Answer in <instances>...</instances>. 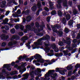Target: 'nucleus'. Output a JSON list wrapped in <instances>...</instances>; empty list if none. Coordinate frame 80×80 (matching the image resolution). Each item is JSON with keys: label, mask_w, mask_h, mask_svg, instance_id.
<instances>
[{"label": "nucleus", "mask_w": 80, "mask_h": 80, "mask_svg": "<svg viewBox=\"0 0 80 80\" xmlns=\"http://www.w3.org/2000/svg\"><path fill=\"white\" fill-rule=\"evenodd\" d=\"M42 7V4L40 1H38V3L37 4V7L38 9H40L41 7Z\"/></svg>", "instance_id": "dca6fc26"}, {"label": "nucleus", "mask_w": 80, "mask_h": 80, "mask_svg": "<svg viewBox=\"0 0 80 80\" xmlns=\"http://www.w3.org/2000/svg\"><path fill=\"white\" fill-rule=\"evenodd\" d=\"M35 43L36 45L37 46H39V45H42V42H38L37 43Z\"/></svg>", "instance_id": "f704fd0d"}, {"label": "nucleus", "mask_w": 80, "mask_h": 80, "mask_svg": "<svg viewBox=\"0 0 80 80\" xmlns=\"http://www.w3.org/2000/svg\"><path fill=\"white\" fill-rule=\"evenodd\" d=\"M1 21H0V22H2L1 23V24H2V25H6V24H7V22H8V18H6L4 20L2 19H1Z\"/></svg>", "instance_id": "6e6552de"}, {"label": "nucleus", "mask_w": 80, "mask_h": 80, "mask_svg": "<svg viewBox=\"0 0 80 80\" xmlns=\"http://www.w3.org/2000/svg\"><path fill=\"white\" fill-rule=\"evenodd\" d=\"M18 0L19 5L18 6H16V7H15V9L14 8H13V11L12 12V13H14V12H15V11H16L17 10V8L18 7H20V5H22V0Z\"/></svg>", "instance_id": "0eeeda50"}, {"label": "nucleus", "mask_w": 80, "mask_h": 80, "mask_svg": "<svg viewBox=\"0 0 80 80\" xmlns=\"http://www.w3.org/2000/svg\"><path fill=\"white\" fill-rule=\"evenodd\" d=\"M34 25H35V24L34 23V22H32L29 25L30 26V27H31V28L33 27V26H34Z\"/></svg>", "instance_id": "e2e57ef3"}, {"label": "nucleus", "mask_w": 80, "mask_h": 80, "mask_svg": "<svg viewBox=\"0 0 80 80\" xmlns=\"http://www.w3.org/2000/svg\"><path fill=\"white\" fill-rule=\"evenodd\" d=\"M44 62H45V60H44L43 58H41L39 59L38 60V62H40L42 63H44Z\"/></svg>", "instance_id": "4be33fe9"}, {"label": "nucleus", "mask_w": 80, "mask_h": 80, "mask_svg": "<svg viewBox=\"0 0 80 80\" xmlns=\"http://www.w3.org/2000/svg\"><path fill=\"white\" fill-rule=\"evenodd\" d=\"M71 46L72 47V48H75V47H76V44L75 43L72 44Z\"/></svg>", "instance_id": "0e129e2a"}, {"label": "nucleus", "mask_w": 80, "mask_h": 80, "mask_svg": "<svg viewBox=\"0 0 80 80\" xmlns=\"http://www.w3.org/2000/svg\"><path fill=\"white\" fill-rule=\"evenodd\" d=\"M18 43L17 41L13 40V41L9 42L8 43V46H9L10 47H12V48H13L14 47L12 46V45H15L17 44Z\"/></svg>", "instance_id": "20e7f679"}, {"label": "nucleus", "mask_w": 80, "mask_h": 80, "mask_svg": "<svg viewBox=\"0 0 80 80\" xmlns=\"http://www.w3.org/2000/svg\"><path fill=\"white\" fill-rule=\"evenodd\" d=\"M37 36H39V37H42V36L43 35V33L42 32L38 33L37 34Z\"/></svg>", "instance_id": "473e14b6"}, {"label": "nucleus", "mask_w": 80, "mask_h": 80, "mask_svg": "<svg viewBox=\"0 0 80 80\" xmlns=\"http://www.w3.org/2000/svg\"><path fill=\"white\" fill-rule=\"evenodd\" d=\"M63 6L65 7H68V6H67V1H64L63 3Z\"/></svg>", "instance_id": "e433bc0d"}, {"label": "nucleus", "mask_w": 80, "mask_h": 80, "mask_svg": "<svg viewBox=\"0 0 80 80\" xmlns=\"http://www.w3.org/2000/svg\"><path fill=\"white\" fill-rule=\"evenodd\" d=\"M1 38L2 40H7L9 38L8 35H6L5 34H3L1 35Z\"/></svg>", "instance_id": "39448f33"}, {"label": "nucleus", "mask_w": 80, "mask_h": 80, "mask_svg": "<svg viewBox=\"0 0 80 80\" xmlns=\"http://www.w3.org/2000/svg\"><path fill=\"white\" fill-rule=\"evenodd\" d=\"M26 29H27L29 31L30 30V29L31 28V27L30 25H27L26 26Z\"/></svg>", "instance_id": "7c9ffc66"}, {"label": "nucleus", "mask_w": 80, "mask_h": 80, "mask_svg": "<svg viewBox=\"0 0 80 80\" xmlns=\"http://www.w3.org/2000/svg\"><path fill=\"white\" fill-rule=\"evenodd\" d=\"M41 72L42 70L40 68H37V69H35L34 71H32L29 73V75L32 78L29 80H34V75L38 76L36 78V80H38L39 78L42 76Z\"/></svg>", "instance_id": "f257e3e1"}, {"label": "nucleus", "mask_w": 80, "mask_h": 80, "mask_svg": "<svg viewBox=\"0 0 80 80\" xmlns=\"http://www.w3.org/2000/svg\"><path fill=\"white\" fill-rule=\"evenodd\" d=\"M2 4L1 5L2 8H3L6 5V1H4L2 2Z\"/></svg>", "instance_id": "412c9836"}, {"label": "nucleus", "mask_w": 80, "mask_h": 80, "mask_svg": "<svg viewBox=\"0 0 80 80\" xmlns=\"http://www.w3.org/2000/svg\"><path fill=\"white\" fill-rule=\"evenodd\" d=\"M15 65V62H12V63L11 64H4L3 66V68H6L7 70L8 71H11L12 70V69L10 68L11 67V65L12 66H13Z\"/></svg>", "instance_id": "f03ea898"}, {"label": "nucleus", "mask_w": 80, "mask_h": 80, "mask_svg": "<svg viewBox=\"0 0 80 80\" xmlns=\"http://www.w3.org/2000/svg\"><path fill=\"white\" fill-rule=\"evenodd\" d=\"M52 30L55 33H57L58 32V31L57 29V28L55 27H53L52 28Z\"/></svg>", "instance_id": "c756f323"}, {"label": "nucleus", "mask_w": 80, "mask_h": 80, "mask_svg": "<svg viewBox=\"0 0 80 80\" xmlns=\"http://www.w3.org/2000/svg\"><path fill=\"white\" fill-rule=\"evenodd\" d=\"M44 50H46L45 51L46 53H48L49 52V51L50 50V48L49 47H46L45 48Z\"/></svg>", "instance_id": "bb28decb"}, {"label": "nucleus", "mask_w": 80, "mask_h": 80, "mask_svg": "<svg viewBox=\"0 0 80 80\" xmlns=\"http://www.w3.org/2000/svg\"><path fill=\"white\" fill-rule=\"evenodd\" d=\"M67 72V69H64L63 70H61L60 73L62 75H64L65 74V72Z\"/></svg>", "instance_id": "ddd939ff"}, {"label": "nucleus", "mask_w": 80, "mask_h": 80, "mask_svg": "<svg viewBox=\"0 0 80 80\" xmlns=\"http://www.w3.org/2000/svg\"><path fill=\"white\" fill-rule=\"evenodd\" d=\"M5 29L6 30H8L9 29V26H5Z\"/></svg>", "instance_id": "5fc2aeb1"}, {"label": "nucleus", "mask_w": 80, "mask_h": 80, "mask_svg": "<svg viewBox=\"0 0 80 80\" xmlns=\"http://www.w3.org/2000/svg\"><path fill=\"white\" fill-rule=\"evenodd\" d=\"M65 32L66 33H68V32H69V30H68V29L67 28H66L65 29Z\"/></svg>", "instance_id": "864d4df0"}, {"label": "nucleus", "mask_w": 80, "mask_h": 80, "mask_svg": "<svg viewBox=\"0 0 80 80\" xmlns=\"http://www.w3.org/2000/svg\"><path fill=\"white\" fill-rule=\"evenodd\" d=\"M11 32L12 33V34L15 33V29L14 28L12 29L11 30Z\"/></svg>", "instance_id": "79ce46f5"}, {"label": "nucleus", "mask_w": 80, "mask_h": 80, "mask_svg": "<svg viewBox=\"0 0 80 80\" xmlns=\"http://www.w3.org/2000/svg\"><path fill=\"white\" fill-rule=\"evenodd\" d=\"M71 17L69 14H67L66 16V18L67 20H69L70 19Z\"/></svg>", "instance_id": "393cba45"}, {"label": "nucleus", "mask_w": 80, "mask_h": 80, "mask_svg": "<svg viewBox=\"0 0 80 80\" xmlns=\"http://www.w3.org/2000/svg\"><path fill=\"white\" fill-rule=\"evenodd\" d=\"M57 8H62V5H61L60 3H58V4L57 6Z\"/></svg>", "instance_id": "c9c22d12"}, {"label": "nucleus", "mask_w": 80, "mask_h": 80, "mask_svg": "<svg viewBox=\"0 0 80 80\" xmlns=\"http://www.w3.org/2000/svg\"><path fill=\"white\" fill-rule=\"evenodd\" d=\"M63 52L64 53V55H65V56H67V55H68L69 57L71 56V53H69L68 54L67 52L65 51V50H63Z\"/></svg>", "instance_id": "4468645a"}, {"label": "nucleus", "mask_w": 80, "mask_h": 80, "mask_svg": "<svg viewBox=\"0 0 80 80\" xmlns=\"http://www.w3.org/2000/svg\"><path fill=\"white\" fill-rule=\"evenodd\" d=\"M66 44H67L68 45L66 47H71V41H67L66 43Z\"/></svg>", "instance_id": "5701e85b"}, {"label": "nucleus", "mask_w": 80, "mask_h": 80, "mask_svg": "<svg viewBox=\"0 0 80 80\" xmlns=\"http://www.w3.org/2000/svg\"><path fill=\"white\" fill-rule=\"evenodd\" d=\"M72 75V71H70L68 72V77H70Z\"/></svg>", "instance_id": "4c0bfd02"}, {"label": "nucleus", "mask_w": 80, "mask_h": 80, "mask_svg": "<svg viewBox=\"0 0 80 80\" xmlns=\"http://www.w3.org/2000/svg\"><path fill=\"white\" fill-rule=\"evenodd\" d=\"M58 80H65V77L62 76L59 78V79Z\"/></svg>", "instance_id": "3c124183"}, {"label": "nucleus", "mask_w": 80, "mask_h": 80, "mask_svg": "<svg viewBox=\"0 0 80 80\" xmlns=\"http://www.w3.org/2000/svg\"><path fill=\"white\" fill-rule=\"evenodd\" d=\"M34 58L35 59L37 60L38 61V60H39L40 58H42V57L40 54H36L35 56H34Z\"/></svg>", "instance_id": "1a4fd4ad"}, {"label": "nucleus", "mask_w": 80, "mask_h": 80, "mask_svg": "<svg viewBox=\"0 0 80 80\" xmlns=\"http://www.w3.org/2000/svg\"><path fill=\"white\" fill-rule=\"evenodd\" d=\"M48 75V74H46V76H45V78H44V80H50V78H48L49 76H47Z\"/></svg>", "instance_id": "cd10ccee"}, {"label": "nucleus", "mask_w": 80, "mask_h": 80, "mask_svg": "<svg viewBox=\"0 0 80 80\" xmlns=\"http://www.w3.org/2000/svg\"><path fill=\"white\" fill-rule=\"evenodd\" d=\"M22 13H24V14H26V15H29V13H30V11L28 9L26 11H23L22 12Z\"/></svg>", "instance_id": "6ab92c4d"}, {"label": "nucleus", "mask_w": 80, "mask_h": 80, "mask_svg": "<svg viewBox=\"0 0 80 80\" xmlns=\"http://www.w3.org/2000/svg\"><path fill=\"white\" fill-rule=\"evenodd\" d=\"M12 38L13 40H19L20 39V37L18 36H17L16 35H13L12 36Z\"/></svg>", "instance_id": "f8f14e48"}, {"label": "nucleus", "mask_w": 80, "mask_h": 80, "mask_svg": "<svg viewBox=\"0 0 80 80\" xmlns=\"http://www.w3.org/2000/svg\"><path fill=\"white\" fill-rule=\"evenodd\" d=\"M42 40H44V38L43 37L39 38L38 40V42H41Z\"/></svg>", "instance_id": "a18cd8bd"}, {"label": "nucleus", "mask_w": 80, "mask_h": 80, "mask_svg": "<svg viewBox=\"0 0 80 80\" xmlns=\"http://www.w3.org/2000/svg\"><path fill=\"white\" fill-rule=\"evenodd\" d=\"M35 70V68L34 67H31L30 69V72H31L32 71V70Z\"/></svg>", "instance_id": "052dcab7"}, {"label": "nucleus", "mask_w": 80, "mask_h": 80, "mask_svg": "<svg viewBox=\"0 0 80 80\" xmlns=\"http://www.w3.org/2000/svg\"><path fill=\"white\" fill-rule=\"evenodd\" d=\"M58 33L59 37H62L63 35V31L61 30H59V31L58 32Z\"/></svg>", "instance_id": "a211bd4d"}, {"label": "nucleus", "mask_w": 80, "mask_h": 80, "mask_svg": "<svg viewBox=\"0 0 80 80\" xmlns=\"http://www.w3.org/2000/svg\"><path fill=\"white\" fill-rule=\"evenodd\" d=\"M51 14L52 15H56V14H57V12H56V11H52L51 12Z\"/></svg>", "instance_id": "58836bf2"}, {"label": "nucleus", "mask_w": 80, "mask_h": 80, "mask_svg": "<svg viewBox=\"0 0 80 80\" xmlns=\"http://www.w3.org/2000/svg\"><path fill=\"white\" fill-rule=\"evenodd\" d=\"M62 42H63L64 44L66 43L67 42V40L63 38L62 40Z\"/></svg>", "instance_id": "69168bd1"}, {"label": "nucleus", "mask_w": 80, "mask_h": 80, "mask_svg": "<svg viewBox=\"0 0 80 80\" xmlns=\"http://www.w3.org/2000/svg\"><path fill=\"white\" fill-rule=\"evenodd\" d=\"M67 48L69 50H70V51H72L73 50V48L71 47H67Z\"/></svg>", "instance_id": "8fccbe9b"}, {"label": "nucleus", "mask_w": 80, "mask_h": 80, "mask_svg": "<svg viewBox=\"0 0 80 80\" xmlns=\"http://www.w3.org/2000/svg\"><path fill=\"white\" fill-rule=\"evenodd\" d=\"M74 63H75L74 62V63H72V64H71L70 65H68L66 68V69H67L68 70H72V69H73V67L72 66V65H73V64Z\"/></svg>", "instance_id": "9b49d317"}, {"label": "nucleus", "mask_w": 80, "mask_h": 80, "mask_svg": "<svg viewBox=\"0 0 80 80\" xmlns=\"http://www.w3.org/2000/svg\"><path fill=\"white\" fill-rule=\"evenodd\" d=\"M60 69H63V68H56V72H59L60 73L61 70Z\"/></svg>", "instance_id": "c85d7f7f"}, {"label": "nucleus", "mask_w": 80, "mask_h": 80, "mask_svg": "<svg viewBox=\"0 0 80 80\" xmlns=\"http://www.w3.org/2000/svg\"><path fill=\"white\" fill-rule=\"evenodd\" d=\"M51 47H52V48L54 49L55 48H57V46H56V45L55 44H53L51 45Z\"/></svg>", "instance_id": "a19ab883"}, {"label": "nucleus", "mask_w": 80, "mask_h": 80, "mask_svg": "<svg viewBox=\"0 0 80 80\" xmlns=\"http://www.w3.org/2000/svg\"><path fill=\"white\" fill-rule=\"evenodd\" d=\"M11 48H13L12 47H9V48H8L7 49L2 48V49H0V51H3L4 50H10Z\"/></svg>", "instance_id": "b1692460"}, {"label": "nucleus", "mask_w": 80, "mask_h": 80, "mask_svg": "<svg viewBox=\"0 0 80 80\" xmlns=\"http://www.w3.org/2000/svg\"><path fill=\"white\" fill-rule=\"evenodd\" d=\"M68 4L70 6H72V4H73L72 1H69L68 2Z\"/></svg>", "instance_id": "13d9d810"}, {"label": "nucleus", "mask_w": 80, "mask_h": 80, "mask_svg": "<svg viewBox=\"0 0 80 80\" xmlns=\"http://www.w3.org/2000/svg\"><path fill=\"white\" fill-rule=\"evenodd\" d=\"M51 19V17H48L47 18V21L48 22H50V19Z\"/></svg>", "instance_id": "09e8293b"}, {"label": "nucleus", "mask_w": 80, "mask_h": 80, "mask_svg": "<svg viewBox=\"0 0 80 80\" xmlns=\"http://www.w3.org/2000/svg\"><path fill=\"white\" fill-rule=\"evenodd\" d=\"M26 19H25V18H23V21L22 22L21 24H22V25H25V24L24 23L26 22Z\"/></svg>", "instance_id": "de8ad7c7"}, {"label": "nucleus", "mask_w": 80, "mask_h": 80, "mask_svg": "<svg viewBox=\"0 0 80 80\" xmlns=\"http://www.w3.org/2000/svg\"><path fill=\"white\" fill-rule=\"evenodd\" d=\"M35 25L37 28H38L39 27H40V24H39L38 22H36L35 23Z\"/></svg>", "instance_id": "ea45409f"}, {"label": "nucleus", "mask_w": 80, "mask_h": 80, "mask_svg": "<svg viewBox=\"0 0 80 80\" xmlns=\"http://www.w3.org/2000/svg\"><path fill=\"white\" fill-rule=\"evenodd\" d=\"M73 20H71L68 22V25L69 26H71L73 25Z\"/></svg>", "instance_id": "a878e982"}, {"label": "nucleus", "mask_w": 80, "mask_h": 80, "mask_svg": "<svg viewBox=\"0 0 80 80\" xmlns=\"http://www.w3.org/2000/svg\"><path fill=\"white\" fill-rule=\"evenodd\" d=\"M44 40H47L46 41V43H49V40H50V37L48 35H46L45 37H43Z\"/></svg>", "instance_id": "423d86ee"}, {"label": "nucleus", "mask_w": 80, "mask_h": 80, "mask_svg": "<svg viewBox=\"0 0 80 80\" xmlns=\"http://www.w3.org/2000/svg\"><path fill=\"white\" fill-rule=\"evenodd\" d=\"M58 44L59 45H60V46H63V45H64L63 42L62 41H60L58 43Z\"/></svg>", "instance_id": "37998d69"}, {"label": "nucleus", "mask_w": 80, "mask_h": 80, "mask_svg": "<svg viewBox=\"0 0 80 80\" xmlns=\"http://www.w3.org/2000/svg\"><path fill=\"white\" fill-rule=\"evenodd\" d=\"M49 74L51 75V77L53 79H55L56 77L58 76L57 74L55 73L53 74V72H55V70H50L48 71Z\"/></svg>", "instance_id": "7ed1b4c3"}, {"label": "nucleus", "mask_w": 80, "mask_h": 80, "mask_svg": "<svg viewBox=\"0 0 80 80\" xmlns=\"http://www.w3.org/2000/svg\"><path fill=\"white\" fill-rule=\"evenodd\" d=\"M67 22V21L66 20V19L65 18H63L62 19V23L64 25H66V22Z\"/></svg>", "instance_id": "2f4dec72"}, {"label": "nucleus", "mask_w": 80, "mask_h": 80, "mask_svg": "<svg viewBox=\"0 0 80 80\" xmlns=\"http://www.w3.org/2000/svg\"><path fill=\"white\" fill-rule=\"evenodd\" d=\"M54 49V52H59V49H58V48H56Z\"/></svg>", "instance_id": "4d7b16f0"}, {"label": "nucleus", "mask_w": 80, "mask_h": 80, "mask_svg": "<svg viewBox=\"0 0 80 80\" xmlns=\"http://www.w3.org/2000/svg\"><path fill=\"white\" fill-rule=\"evenodd\" d=\"M37 9V8L36 6H33L31 8V10L33 12H35Z\"/></svg>", "instance_id": "f3484780"}, {"label": "nucleus", "mask_w": 80, "mask_h": 80, "mask_svg": "<svg viewBox=\"0 0 80 80\" xmlns=\"http://www.w3.org/2000/svg\"><path fill=\"white\" fill-rule=\"evenodd\" d=\"M20 28L21 30H23V29L24 28V26L22 25H20Z\"/></svg>", "instance_id": "6e6d98bb"}, {"label": "nucleus", "mask_w": 80, "mask_h": 80, "mask_svg": "<svg viewBox=\"0 0 80 80\" xmlns=\"http://www.w3.org/2000/svg\"><path fill=\"white\" fill-rule=\"evenodd\" d=\"M49 8L50 10H53L54 9V7H53V5L54 4H53V2L49 1Z\"/></svg>", "instance_id": "9d476101"}, {"label": "nucleus", "mask_w": 80, "mask_h": 80, "mask_svg": "<svg viewBox=\"0 0 80 80\" xmlns=\"http://www.w3.org/2000/svg\"><path fill=\"white\" fill-rule=\"evenodd\" d=\"M42 8H41L38 10L36 12V15H39V14H40V12H41L42 11Z\"/></svg>", "instance_id": "72a5a7b5"}, {"label": "nucleus", "mask_w": 80, "mask_h": 80, "mask_svg": "<svg viewBox=\"0 0 80 80\" xmlns=\"http://www.w3.org/2000/svg\"><path fill=\"white\" fill-rule=\"evenodd\" d=\"M26 21L27 22H30L32 20V17L30 16H28L26 17Z\"/></svg>", "instance_id": "2eb2a0df"}, {"label": "nucleus", "mask_w": 80, "mask_h": 80, "mask_svg": "<svg viewBox=\"0 0 80 80\" xmlns=\"http://www.w3.org/2000/svg\"><path fill=\"white\" fill-rule=\"evenodd\" d=\"M6 45H7V43L5 42H3L2 43V46L5 47V46H6Z\"/></svg>", "instance_id": "680f3d73"}, {"label": "nucleus", "mask_w": 80, "mask_h": 80, "mask_svg": "<svg viewBox=\"0 0 80 80\" xmlns=\"http://www.w3.org/2000/svg\"><path fill=\"white\" fill-rule=\"evenodd\" d=\"M44 10H45V11H46V12L49 11V9H48V8L47 7L44 8Z\"/></svg>", "instance_id": "774afa93"}, {"label": "nucleus", "mask_w": 80, "mask_h": 80, "mask_svg": "<svg viewBox=\"0 0 80 80\" xmlns=\"http://www.w3.org/2000/svg\"><path fill=\"white\" fill-rule=\"evenodd\" d=\"M54 55L56 57H59L60 56H62L63 54L61 53H60L59 54L58 53H56L54 54Z\"/></svg>", "instance_id": "aec40b11"}, {"label": "nucleus", "mask_w": 80, "mask_h": 80, "mask_svg": "<svg viewBox=\"0 0 80 80\" xmlns=\"http://www.w3.org/2000/svg\"><path fill=\"white\" fill-rule=\"evenodd\" d=\"M45 27V25L44 24L41 25L40 26V29L42 30H43V28H44Z\"/></svg>", "instance_id": "49530a36"}, {"label": "nucleus", "mask_w": 80, "mask_h": 80, "mask_svg": "<svg viewBox=\"0 0 80 80\" xmlns=\"http://www.w3.org/2000/svg\"><path fill=\"white\" fill-rule=\"evenodd\" d=\"M58 13L59 16H62V13L61 12V11L59 10L58 12Z\"/></svg>", "instance_id": "c03bdc74"}, {"label": "nucleus", "mask_w": 80, "mask_h": 80, "mask_svg": "<svg viewBox=\"0 0 80 80\" xmlns=\"http://www.w3.org/2000/svg\"><path fill=\"white\" fill-rule=\"evenodd\" d=\"M79 67H80V65L78 63L75 66V68L76 69H78Z\"/></svg>", "instance_id": "603ef678"}, {"label": "nucleus", "mask_w": 80, "mask_h": 80, "mask_svg": "<svg viewBox=\"0 0 80 80\" xmlns=\"http://www.w3.org/2000/svg\"><path fill=\"white\" fill-rule=\"evenodd\" d=\"M18 35L19 36H22V35H23V33L22 32H20L18 33Z\"/></svg>", "instance_id": "338daca9"}, {"label": "nucleus", "mask_w": 80, "mask_h": 80, "mask_svg": "<svg viewBox=\"0 0 80 80\" xmlns=\"http://www.w3.org/2000/svg\"><path fill=\"white\" fill-rule=\"evenodd\" d=\"M42 13L43 15V16H46V15H47V12H46L44 11L42 12Z\"/></svg>", "instance_id": "bf43d9fd"}]
</instances>
